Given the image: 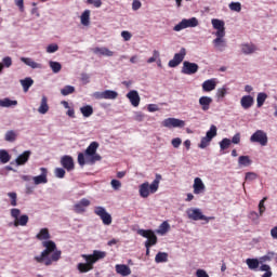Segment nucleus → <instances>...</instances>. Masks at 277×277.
Instances as JSON below:
<instances>
[{
  "label": "nucleus",
  "mask_w": 277,
  "mask_h": 277,
  "mask_svg": "<svg viewBox=\"0 0 277 277\" xmlns=\"http://www.w3.org/2000/svg\"><path fill=\"white\" fill-rule=\"evenodd\" d=\"M80 111L84 118H90L94 114V108L91 105H85L80 108Z\"/></svg>",
  "instance_id": "35"
},
{
  "label": "nucleus",
  "mask_w": 277,
  "mask_h": 277,
  "mask_svg": "<svg viewBox=\"0 0 277 277\" xmlns=\"http://www.w3.org/2000/svg\"><path fill=\"white\" fill-rule=\"evenodd\" d=\"M211 103H213V98L209 96H201L199 98V105L201 106L202 111H209V109H211Z\"/></svg>",
  "instance_id": "25"
},
{
  "label": "nucleus",
  "mask_w": 277,
  "mask_h": 277,
  "mask_svg": "<svg viewBox=\"0 0 277 277\" xmlns=\"http://www.w3.org/2000/svg\"><path fill=\"white\" fill-rule=\"evenodd\" d=\"M92 97L96 101H116V98H118V92L113 90L97 91L92 94Z\"/></svg>",
  "instance_id": "10"
},
{
  "label": "nucleus",
  "mask_w": 277,
  "mask_h": 277,
  "mask_svg": "<svg viewBox=\"0 0 277 277\" xmlns=\"http://www.w3.org/2000/svg\"><path fill=\"white\" fill-rule=\"evenodd\" d=\"M159 60V51L155 50L153 56L147 60V64H153Z\"/></svg>",
  "instance_id": "53"
},
{
  "label": "nucleus",
  "mask_w": 277,
  "mask_h": 277,
  "mask_svg": "<svg viewBox=\"0 0 277 277\" xmlns=\"http://www.w3.org/2000/svg\"><path fill=\"white\" fill-rule=\"evenodd\" d=\"M98 143L92 142L85 149V161L89 166H94L95 161H101V155L96 154Z\"/></svg>",
  "instance_id": "4"
},
{
  "label": "nucleus",
  "mask_w": 277,
  "mask_h": 277,
  "mask_svg": "<svg viewBox=\"0 0 277 277\" xmlns=\"http://www.w3.org/2000/svg\"><path fill=\"white\" fill-rule=\"evenodd\" d=\"M94 213L95 215H97V217L102 220L104 226H111V222H114V220L111 219V214H109V212H107L104 207H95Z\"/></svg>",
  "instance_id": "8"
},
{
  "label": "nucleus",
  "mask_w": 277,
  "mask_h": 277,
  "mask_svg": "<svg viewBox=\"0 0 277 277\" xmlns=\"http://www.w3.org/2000/svg\"><path fill=\"white\" fill-rule=\"evenodd\" d=\"M54 176L56 179H64V176H66V170H64L63 168L54 169Z\"/></svg>",
  "instance_id": "46"
},
{
  "label": "nucleus",
  "mask_w": 277,
  "mask_h": 277,
  "mask_svg": "<svg viewBox=\"0 0 277 277\" xmlns=\"http://www.w3.org/2000/svg\"><path fill=\"white\" fill-rule=\"evenodd\" d=\"M91 205L90 199L82 198L79 202L74 206L76 213H85V209Z\"/></svg>",
  "instance_id": "18"
},
{
  "label": "nucleus",
  "mask_w": 277,
  "mask_h": 277,
  "mask_svg": "<svg viewBox=\"0 0 277 277\" xmlns=\"http://www.w3.org/2000/svg\"><path fill=\"white\" fill-rule=\"evenodd\" d=\"M217 135V127L215 126H211L210 130L206 133V136H203L199 143V148H207V146H209L213 140V137H215Z\"/></svg>",
  "instance_id": "11"
},
{
  "label": "nucleus",
  "mask_w": 277,
  "mask_h": 277,
  "mask_svg": "<svg viewBox=\"0 0 277 277\" xmlns=\"http://www.w3.org/2000/svg\"><path fill=\"white\" fill-rule=\"evenodd\" d=\"M193 188H194V194L198 195V194H205V189H207V186H205L202 179L195 177Z\"/></svg>",
  "instance_id": "19"
},
{
  "label": "nucleus",
  "mask_w": 277,
  "mask_h": 277,
  "mask_svg": "<svg viewBox=\"0 0 277 277\" xmlns=\"http://www.w3.org/2000/svg\"><path fill=\"white\" fill-rule=\"evenodd\" d=\"M196 276L197 277H209V274H207V271H205V269H197V272H196Z\"/></svg>",
  "instance_id": "64"
},
{
  "label": "nucleus",
  "mask_w": 277,
  "mask_h": 277,
  "mask_svg": "<svg viewBox=\"0 0 277 277\" xmlns=\"http://www.w3.org/2000/svg\"><path fill=\"white\" fill-rule=\"evenodd\" d=\"M89 5H94V8H101L103 5V1L101 0H87Z\"/></svg>",
  "instance_id": "55"
},
{
  "label": "nucleus",
  "mask_w": 277,
  "mask_h": 277,
  "mask_svg": "<svg viewBox=\"0 0 277 277\" xmlns=\"http://www.w3.org/2000/svg\"><path fill=\"white\" fill-rule=\"evenodd\" d=\"M78 163L80 166H85V163H88V161L85 160V154H79L78 155Z\"/></svg>",
  "instance_id": "61"
},
{
  "label": "nucleus",
  "mask_w": 277,
  "mask_h": 277,
  "mask_svg": "<svg viewBox=\"0 0 277 277\" xmlns=\"http://www.w3.org/2000/svg\"><path fill=\"white\" fill-rule=\"evenodd\" d=\"M198 18L192 17L189 19L184 18L179 24H176L173 28L174 31H183V29H187L189 27H198Z\"/></svg>",
  "instance_id": "12"
},
{
  "label": "nucleus",
  "mask_w": 277,
  "mask_h": 277,
  "mask_svg": "<svg viewBox=\"0 0 277 277\" xmlns=\"http://www.w3.org/2000/svg\"><path fill=\"white\" fill-rule=\"evenodd\" d=\"M40 172V175L32 176L34 185H47L49 183V170L41 167Z\"/></svg>",
  "instance_id": "14"
},
{
  "label": "nucleus",
  "mask_w": 277,
  "mask_h": 277,
  "mask_svg": "<svg viewBox=\"0 0 277 277\" xmlns=\"http://www.w3.org/2000/svg\"><path fill=\"white\" fill-rule=\"evenodd\" d=\"M185 55H187V50L182 48L179 53H175L173 60L169 61L168 66L170 68H176L184 60Z\"/></svg>",
  "instance_id": "13"
},
{
  "label": "nucleus",
  "mask_w": 277,
  "mask_h": 277,
  "mask_svg": "<svg viewBox=\"0 0 277 277\" xmlns=\"http://www.w3.org/2000/svg\"><path fill=\"white\" fill-rule=\"evenodd\" d=\"M81 24L84 25V27H88V25H90V10H85L82 14H81Z\"/></svg>",
  "instance_id": "41"
},
{
  "label": "nucleus",
  "mask_w": 277,
  "mask_h": 277,
  "mask_svg": "<svg viewBox=\"0 0 277 277\" xmlns=\"http://www.w3.org/2000/svg\"><path fill=\"white\" fill-rule=\"evenodd\" d=\"M110 185L116 192L122 187V183L118 180H111Z\"/></svg>",
  "instance_id": "52"
},
{
  "label": "nucleus",
  "mask_w": 277,
  "mask_h": 277,
  "mask_svg": "<svg viewBox=\"0 0 277 277\" xmlns=\"http://www.w3.org/2000/svg\"><path fill=\"white\" fill-rule=\"evenodd\" d=\"M18 140V132L15 130H9L4 133V141L9 144H14Z\"/></svg>",
  "instance_id": "28"
},
{
  "label": "nucleus",
  "mask_w": 277,
  "mask_h": 277,
  "mask_svg": "<svg viewBox=\"0 0 277 277\" xmlns=\"http://www.w3.org/2000/svg\"><path fill=\"white\" fill-rule=\"evenodd\" d=\"M240 105L242 109H250L254 105V97L251 95H243L240 100Z\"/></svg>",
  "instance_id": "26"
},
{
  "label": "nucleus",
  "mask_w": 277,
  "mask_h": 277,
  "mask_svg": "<svg viewBox=\"0 0 277 277\" xmlns=\"http://www.w3.org/2000/svg\"><path fill=\"white\" fill-rule=\"evenodd\" d=\"M230 147V140L229 138H223L221 142H220V148L221 150H226V148H229Z\"/></svg>",
  "instance_id": "48"
},
{
  "label": "nucleus",
  "mask_w": 277,
  "mask_h": 277,
  "mask_svg": "<svg viewBox=\"0 0 277 277\" xmlns=\"http://www.w3.org/2000/svg\"><path fill=\"white\" fill-rule=\"evenodd\" d=\"M213 44H214L215 49L226 47V40H224V36H216V38L213 40Z\"/></svg>",
  "instance_id": "38"
},
{
  "label": "nucleus",
  "mask_w": 277,
  "mask_h": 277,
  "mask_svg": "<svg viewBox=\"0 0 277 277\" xmlns=\"http://www.w3.org/2000/svg\"><path fill=\"white\" fill-rule=\"evenodd\" d=\"M8 196L11 200V207H17L18 206V195L14 192L8 193Z\"/></svg>",
  "instance_id": "43"
},
{
  "label": "nucleus",
  "mask_w": 277,
  "mask_h": 277,
  "mask_svg": "<svg viewBox=\"0 0 277 277\" xmlns=\"http://www.w3.org/2000/svg\"><path fill=\"white\" fill-rule=\"evenodd\" d=\"M92 51L95 55H103L104 57H114V52L107 48H94Z\"/></svg>",
  "instance_id": "29"
},
{
  "label": "nucleus",
  "mask_w": 277,
  "mask_h": 277,
  "mask_svg": "<svg viewBox=\"0 0 277 277\" xmlns=\"http://www.w3.org/2000/svg\"><path fill=\"white\" fill-rule=\"evenodd\" d=\"M10 159H12L10 153L5 149H0V163H9Z\"/></svg>",
  "instance_id": "36"
},
{
  "label": "nucleus",
  "mask_w": 277,
  "mask_h": 277,
  "mask_svg": "<svg viewBox=\"0 0 277 277\" xmlns=\"http://www.w3.org/2000/svg\"><path fill=\"white\" fill-rule=\"evenodd\" d=\"M267 200V197H264L262 200L259 202V213L260 215H263L265 213V201Z\"/></svg>",
  "instance_id": "50"
},
{
  "label": "nucleus",
  "mask_w": 277,
  "mask_h": 277,
  "mask_svg": "<svg viewBox=\"0 0 277 277\" xmlns=\"http://www.w3.org/2000/svg\"><path fill=\"white\" fill-rule=\"evenodd\" d=\"M140 8H142V2L140 0H133L132 10L134 12H137V10H140Z\"/></svg>",
  "instance_id": "56"
},
{
  "label": "nucleus",
  "mask_w": 277,
  "mask_h": 277,
  "mask_svg": "<svg viewBox=\"0 0 277 277\" xmlns=\"http://www.w3.org/2000/svg\"><path fill=\"white\" fill-rule=\"evenodd\" d=\"M265 101H267V95L265 93H259L256 97L258 107H263Z\"/></svg>",
  "instance_id": "45"
},
{
  "label": "nucleus",
  "mask_w": 277,
  "mask_h": 277,
  "mask_svg": "<svg viewBox=\"0 0 277 277\" xmlns=\"http://www.w3.org/2000/svg\"><path fill=\"white\" fill-rule=\"evenodd\" d=\"M171 144H172L173 148H179V146H181V144H183V141L179 137H175L171 141Z\"/></svg>",
  "instance_id": "59"
},
{
  "label": "nucleus",
  "mask_w": 277,
  "mask_h": 277,
  "mask_svg": "<svg viewBox=\"0 0 277 277\" xmlns=\"http://www.w3.org/2000/svg\"><path fill=\"white\" fill-rule=\"evenodd\" d=\"M49 66L52 70V72H54L55 75H57V72H60V70H62V64H60V62L50 61Z\"/></svg>",
  "instance_id": "40"
},
{
  "label": "nucleus",
  "mask_w": 277,
  "mask_h": 277,
  "mask_svg": "<svg viewBox=\"0 0 277 277\" xmlns=\"http://www.w3.org/2000/svg\"><path fill=\"white\" fill-rule=\"evenodd\" d=\"M229 10H232V12H241V3L240 2L229 3Z\"/></svg>",
  "instance_id": "49"
},
{
  "label": "nucleus",
  "mask_w": 277,
  "mask_h": 277,
  "mask_svg": "<svg viewBox=\"0 0 277 277\" xmlns=\"http://www.w3.org/2000/svg\"><path fill=\"white\" fill-rule=\"evenodd\" d=\"M200 67L196 63H192L189 61H185L182 66V74L183 75H196Z\"/></svg>",
  "instance_id": "16"
},
{
  "label": "nucleus",
  "mask_w": 277,
  "mask_h": 277,
  "mask_svg": "<svg viewBox=\"0 0 277 277\" xmlns=\"http://www.w3.org/2000/svg\"><path fill=\"white\" fill-rule=\"evenodd\" d=\"M16 105H18V101L16 100H10V97H4L0 100V107L10 108V107H16Z\"/></svg>",
  "instance_id": "31"
},
{
  "label": "nucleus",
  "mask_w": 277,
  "mask_h": 277,
  "mask_svg": "<svg viewBox=\"0 0 277 277\" xmlns=\"http://www.w3.org/2000/svg\"><path fill=\"white\" fill-rule=\"evenodd\" d=\"M30 157H31V150H25L24 153L18 155L14 161L16 166H25V163L29 161Z\"/></svg>",
  "instance_id": "21"
},
{
  "label": "nucleus",
  "mask_w": 277,
  "mask_h": 277,
  "mask_svg": "<svg viewBox=\"0 0 277 277\" xmlns=\"http://www.w3.org/2000/svg\"><path fill=\"white\" fill-rule=\"evenodd\" d=\"M213 29H216L215 36H226V28L224 27V21L213 18L211 21Z\"/></svg>",
  "instance_id": "17"
},
{
  "label": "nucleus",
  "mask_w": 277,
  "mask_h": 277,
  "mask_svg": "<svg viewBox=\"0 0 277 277\" xmlns=\"http://www.w3.org/2000/svg\"><path fill=\"white\" fill-rule=\"evenodd\" d=\"M11 217L14 220V226H27L29 224V215L27 214H22L21 215V209L18 208H13L10 211Z\"/></svg>",
  "instance_id": "6"
},
{
  "label": "nucleus",
  "mask_w": 277,
  "mask_h": 277,
  "mask_svg": "<svg viewBox=\"0 0 277 277\" xmlns=\"http://www.w3.org/2000/svg\"><path fill=\"white\" fill-rule=\"evenodd\" d=\"M216 85H217V82H215V79H209L202 83V90L203 92H213Z\"/></svg>",
  "instance_id": "30"
},
{
  "label": "nucleus",
  "mask_w": 277,
  "mask_h": 277,
  "mask_svg": "<svg viewBox=\"0 0 277 277\" xmlns=\"http://www.w3.org/2000/svg\"><path fill=\"white\" fill-rule=\"evenodd\" d=\"M14 3L19 12H25V0H15Z\"/></svg>",
  "instance_id": "54"
},
{
  "label": "nucleus",
  "mask_w": 277,
  "mask_h": 277,
  "mask_svg": "<svg viewBox=\"0 0 277 277\" xmlns=\"http://www.w3.org/2000/svg\"><path fill=\"white\" fill-rule=\"evenodd\" d=\"M168 230H170V224L164 221L159 226L157 233H158V235H166V233H168Z\"/></svg>",
  "instance_id": "42"
},
{
  "label": "nucleus",
  "mask_w": 277,
  "mask_h": 277,
  "mask_svg": "<svg viewBox=\"0 0 277 277\" xmlns=\"http://www.w3.org/2000/svg\"><path fill=\"white\" fill-rule=\"evenodd\" d=\"M107 253L105 251L94 250L92 254H82V259L87 261V263H79L78 269L81 274H88V272H92L94 269V263L105 259Z\"/></svg>",
  "instance_id": "2"
},
{
  "label": "nucleus",
  "mask_w": 277,
  "mask_h": 277,
  "mask_svg": "<svg viewBox=\"0 0 277 277\" xmlns=\"http://www.w3.org/2000/svg\"><path fill=\"white\" fill-rule=\"evenodd\" d=\"M256 176H258L256 173L248 172V173H246L245 180L246 181H255Z\"/></svg>",
  "instance_id": "57"
},
{
  "label": "nucleus",
  "mask_w": 277,
  "mask_h": 277,
  "mask_svg": "<svg viewBox=\"0 0 277 277\" xmlns=\"http://www.w3.org/2000/svg\"><path fill=\"white\" fill-rule=\"evenodd\" d=\"M37 111L38 114H41V116L49 114V98L45 95H42L41 102Z\"/></svg>",
  "instance_id": "24"
},
{
  "label": "nucleus",
  "mask_w": 277,
  "mask_h": 277,
  "mask_svg": "<svg viewBox=\"0 0 277 277\" xmlns=\"http://www.w3.org/2000/svg\"><path fill=\"white\" fill-rule=\"evenodd\" d=\"M2 66L3 68H10L12 66V57L5 56L2 58Z\"/></svg>",
  "instance_id": "51"
},
{
  "label": "nucleus",
  "mask_w": 277,
  "mask_h": 277,
  "mask_svg": "<svg viewBox=\"0 0 277 277\" xmlns=\"http://www.w3.org/2000/svg\"><path fill=\"white\" fill-rule=\"evenodd\" d=\"M115 269L120 276H131V268L127 264H117Z\"/></svg>",
  "instance_id": "27"
},
{
  "label": "nucleus",
  "mask_w": 277,
  "mask_h": 277,
  "mask_svg": "<svg viewBox=\"0 0 277 277\" xmlns=\"http://www.w3.org/2000/svg\"><path fill=\"white\" fill-rule=\"evenodd\" d=\"M162 127H166L167 129H183V127H185V121L176 118H167L162 121Z\"/></svg>",
  "instance_id": "15"
},
{
  "label": "nucleus",
  "mask_w": 277,
  "mask_h": 277,
  "mask_svg": "<svg viewBox=\"0 0 277 277\" xmlns=\"http://www.w3.org/2000/svg\"><path fill=\"white\" fill-rule=\"evenodd\" d=\"M127 98H129L131 105L133 107H140V93H137V91L132 90L127 94Z\"/></svg>",
  "instance_id": "22"
},
{
  "label": "nucleus",
  "mask_w": 277,
  "mask_h": 277,
  "mask_svg": "<svg viewBox=\"0 0 277 277\" xmlns=\"http://www.w3.org/2000/svg\"><path fill=\"white\" fill-rule=\"evenodd\" d=\"M19 60H21V62H23V64H25V66H28L29 68H32V70L42 68V64L37 63L31 57L22 56Z\"/></svg>",
  "instance_id": "20"
},
{
  "label": "nucleus",
  "mask_w": 277,
  "mask_h": 277,
  "mask_svg": "<svg viewBox=\"0 0 277 277\" xmlns=\"http://www.w3.org/2000/svg\"><path fill=\"white\" fill-rule=\"evenodd\" d=\"M36 239L42 241L41 246L44 250L39 255L34 256L35 263L49 267V265H53V263H57L62 259V251L57 250V245L53 240H50L51 234L49 228H41L36 235Z\"/></svg>",
  "instance_id": "1"
},
{
  "label": "nucleus",
  "mask_w": 277,
  "mask_h": 277,
  "mask_svg": "<svg viewBox=\"0 0 277 277\" xmlns=\"http://www.w3.org/2000/svg\"><path fill=\"white\" fill-rule=\"evenodd\" d=\"M246 263L249 269H259V265L261 264V259H247Z\"/></svg>",
  "instance_id": "34"
},
{
  "label": "nucleus",
  "mask_w": 277,
  "mask_h": 277,
  "mask_svg": "<svg viewBox=\"0 0 277 277\" xmlns=\"http://www.w3.org/2000/svg\"><path fill=\"white\" fill-rule=\"evenodd\" d=\"M276 259V252L274 251H268L265 255L260 258V263H269Z\"/></svg>",
  "instance_id": "33"
},
{
  "label": "nucleus",
  "mask_w": 277,
  "mask_h": 277,
  "mask_svg": "<svg viewBox=\"0 0 277 277\" xmlns=\"http://www.w3.org/2000/svg\"><path fill=\"white\" fill-rule=\"evenodd\" d=\"M161 174L157 173L151 184L144 182L138 186V194L141 198H148L150 194H157L159 190V184L161 183Z\"/></svg>",
  "instance_id": "3"
},
{
  "label": "nucleus",
  "mask_w": 277,
  "mask_h": 277,
  "mask_svg": "<svg viewBox=\"0 0 277 277\" xmlns=\"http://www.w3.org/2000/svg\"><path fill=\"white\" fill-rule=\"evenodd\" d=\"M239 142H241V133H236V134L233 136L230 143H232V144H239Z\"/></svg>",
  "instance_id": "62"
},
{
  "label": "nucleus",
  "mask_w": 277,
  "mask_h": 277,
  "mask_svg": "<svg viewBox=\"0 0 277 277\" xmlns=\"http://www.w3.org/2000/svg\"><path fill=\"white\" fill-rule=\"evenodd\" d=\"M216 96L217 98H224L226 96V88L217 89Z\"/></svg>",
  "instance_id": "60"
},
{
  "label": "nucleus",
  "mask_w": 277,
  "mask_h": 277,
  "mask_svg": "<svg viewBox=\"0 0 277 277\" xmlns=\"http://www.w3.org/2000/svg\"><path fill=\"white\" fill-rule=\"evenodd\" d=\"M252 160L250 159V156H240L238 158V166H243L245 168H248V166H251Z\"/></svg>",
  "instance_id": "37"
},
{
  "label": "nucleus",
  "mask_w": 277,
  "mask_h": 277,
  "mask_svg": "<svg viewBox=\"0 0 277 277\" xmlns=\"http://www.w3.org/2000/svg\"><path fill=\"white\" fill-rule=\"evenodd\" d=\"M47 53H57L60 51V45L57 43H51L45 48Z\"/></svg>",
  "instance_id": "47"
},
{
  "label": "nucleus",
  "mask_w": 277,
  "mask_h": 277,
  "mask_svg": "<svg viewBox=\"0 0 277 277\" xmlns=\"http://www.w3.org/2000/svg\"><path fill=\"white\" fill-rule=\"evenodd\" d=\"M19 83H21L24 92H29V88H31V85H34V79L31 77H26V78L19 80Z\"/></svg>",
  "instance_id": "32"
},
{
  "label": "nucleus",
  "mask_w": 277,
  "mask_h": 277,
  "mask_svg": "<svg viewBox=\"0 0 277 277\" xmlns=\"http://www.w3.org/2000/svg\"><path fill=\"white\" fill-rule=\"evenodd\" d=\"M137 235L147 239L145 241V248H153V246H157V235L153 229H138Z\"/></svg>",
  "instance_id": "7"
},
{
  "label": "nucleus",
  "mask_w": 277,
  "mask_h": 277,
  "mask_svg": "<svg viewBox=\"0 0 277 277\" xmlns=\"http://www.w3.org/2000/svg\"><path fill=\"white\" fill-rule=\"evenodd\" d=\"M188 220H194V222H198L200 220L205 221L207 224L211 222V220H215L214 216H206L202 214V210L198 208H190L186 211Z\"/></svg>",
  "instance_id": "5"
},
{
  "label": "nucleus",
  "mask_w": 277,
  "mask_h": 277,
  "mask_svg": "<svg viewBox=\"0 0 277 277\" xmlns=\"http://www.w3.org/2000/svg\"><path fill=\"white\" fill-rule=\"evenodd\" d=\"M121 37L123 38V40H124L126 42H129V40H131V38H132V35H131V32H129L128 30H123V31L121 32Z\"/></svg>",
  "instance_id": "58"
},
{
  "label": "nucleus",
  "mask_w": 277,
  "mask_h": 277,
  "mask_svg": "<svg viewBox=\"0 0 277 277\" xmlns=\"http://www.w3.org/2000/svg\"><path fill=\"white\" fill-rule=\"evenodd\" d=\"M156 263H168V253L167 252H158L155 256Z\"/></svg>",
  "instance_id": "39"
},
{
  "label": "nucleus",
  "mask_w": 277,
  "mask_h": 277,
  "mask_svg": "<svg viewBox=\"0 0 277 277\" xmlns=\"http://www.w3.org/2000/svg\"><path fill=\"white\" fill-rule=\"evenodd\" d=\"M251 144H260V146H267L268 137L267 133L263 130H256L250 136Z\"/></svg>",
  "instance_id": "9"
},
{
  "label": "nucleus",
  "mask_w": 277,
  "mask_h": 277,
  "mask_svg": "<svg viewBox=\"0 0 277 277\" xmlns=\"http://www.w3.org/2000/svg\"><path fill=\"white\" fill-rule=\"evenodd\" d=\"M240 49L243 55H252V53H256V51H259V48H256L254 43H242Z\"/></svg>",
  "instance_id": "23"
},
{
  "label": "nucleus",
  "mask_w": 277,
  "mask_h": 277,
  "mask_svg": "<svg viewBox=\"0 0 277 277\" xmlns=\"http://www.w3.org/2000/svg\"><path fill=\"white\" fill-rule=\"evenodd\" d=\"M61 166H63L65 170H70V156H63L61 159Z\"/></svg>",
  "instance_id": "44"
},
{
  "label": "nucleus",
  "mask_w": 277,
  "mask_h": 277,
  "mask_svg": "<svg viewBox=\"0 0 277 277\" xmlns=\"http://www.w3.org/2000/svg\"><path fill=\"white\" fill-rule=\"evenodd\" d=\"M147 111L149 113L159 111V106L157 104H149L147 106Z\"/></svg>",
  "instance_id": "63"
}]
</instances>
